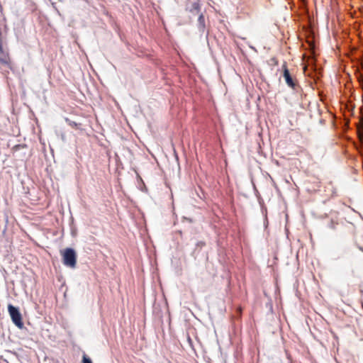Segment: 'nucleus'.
<instances>
[{
  "label": "nucleus",
  "instance_id": "0eeeda50",
  "mask_svg": "<svg viewBox=\"0 0 363 363\" xmlns=\"http://www.w3.org/2000/svg\"><path fill=\"white\" fill-rule=\"evenodd\" d=\"M250 48L251 49H252L253 50H255V48L253 46H251V45H250Z\"/></svg>",
  "mask_w": 363,
  "mask_h": 363
},
{
  "label": "nucleus",
  "instance_id": "6e6552de",
  "mask_svg": "<svg viewBox=\"0 0 363 363\" xmlns=\"http://www.w3.org/2000/svg\"><path fill=\"white\" fill-rule=\"evenodd\" d=\"M362 60H363V52H362Z\"/></svg>",
  "mask_w": 363,
  "mask_h": 363
},
{
  "label": "nucleus",
  "instance_id": "423d86ee",
  "mask_svg": "<svg viewBox=\"0 0 363 363\" xmlns=\"http://www.w3.org/2000/svg\"><path fill=\"white\" fill-rule=\"evenodd\" d=\"M66 121L68 122L69 125L72 127L77 126V123H75L74 121H71L68 120L67 118L66 119Z\"/></svg>",
  "mask_w": 363,
  "mask_h": 363
},
{
  "label": "nucleus",
  "instance_id": "39448f33",
  "mask_svg": "<svg viewBox=\"0 0 363 363\" xmlns=\"http://www.w3.org/2000/svg\"><path fill=\"white\" fill-rule=\"evenodd\" d=\"M83 363H92L91 360L86 355L83 356Z\"/></svg>",
  "mask_w": 363,
  "mask_h": 363
},
{
  "label": "nucleus",
  "instance_id": "7ed1b4c3",
  "mask_svg": "<svg viewBox=\"0 0 363 363\" xmlns=\"http://www.w3.org/2000/svg\"><path fill=\"white\" fill-rule=\"evenodd\" d=\"M283 77H284L287 85L291 88H294L295 86V84H294L293 79L289 73V71L288 70V69L286 67L284 68Z\"/></svg>",
  "mask_w": 363,
  "mask_h": 363
},
{
  "label": "nucleus",
  "instance_id": "20e7f679",
  "mask_svg": "<svg viewBox=\"0 0 363 363\" xmlns=\"http://www.w3.org/2000/svg\"><path fill=\"white\" fill-rule=\"evenodd\" d=\"M198 21H199V27L203 29L205 26V24H204V17L202 14H201L199 16Z\"/></svg>",
  "mask_w": 363,
  "mask_h": 363
},
{
  "label": "nucleus",
  "instance_id": "f03ea898",
  "mask_svg": "<svg viewBox=\"0 0 363 363\" xmlns=\"http://www.w3.org/2000/svg\"><path fill=\"white\" fill-rule=\"evenodd\" d=\"M63 264L70 268H74L77 263V255L72 248H67L62 253Z\"/></svg>",
  "mask_w": 363,
  "mask_h": 363
},
{
  "label": "nucleus",
  "instance_id": "f257e3e1",
  "mask_svg": "<svg viewBox=\"0 0 363 363\" xmlns=\"http://www.w3.org/2000/svg\"><path fill=\"white\" fill-rule=\"evenodd\" d=\"M8 312L14 325L19 329H22L24 325L22 320V315L19 311V309L11 304H9Z\"/></svg>",
  "mask_w": 363,
  "mask_h": 363
}]
</instances>
